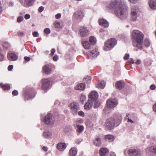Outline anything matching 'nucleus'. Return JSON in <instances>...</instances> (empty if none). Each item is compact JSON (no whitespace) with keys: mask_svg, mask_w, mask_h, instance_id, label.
<instances>
[{"mask_svg":"<svg viewBox=\"0 0 156 156\" xmlns=\"http://www.w3.org/2000/svg\"><path fill=\"white\" fill-rule=\"evenodd\" d=\"M125 2L122 0H114L106 6L107 9H115L116 15L122 20L127 19L128 16L127 9Z\"/></svg>","mask_w":156,"mask_h":156,"instance_id":"obj_1","label":"nucleus"},{"mask_svg":"<svg viewBox=\"0 0 156 156\" xmlns=\"http://www.w3.org/2000/svg\"><path fill=\"white\" fill-rule=\"evenodd\" d=\"M122 118L119 113L114 114L111 117L108 119L105 123L106 128L110 130L113 128L115 126H118L121 122Z\"/></svg>","mask_w":156,"mask_h":156,"instance_id":"obj_2","label":"nucleus"},{"mask_svg":"<svg viewBox=\"0 0 156 156\" xmlns=\"http://www.w3.org/2000/svg\"><path fill=\"white\" fill-rule=\"evenodd\" d=\"M132 35L133 38V46L141 49L144 36L142 33L137 30H135L133 32Z\"/></svg>","mask_w":156,"mask_h":156,"instance_id":"obj_3","label":"nucleus"},{"mask_svg":"<svg viewBox=\"0 0 156 156\" xmlns=\"http://www.w3.org/2000/svg\"><path fill=\"white\" fill-rule=\"evenodd\" d=\"M118 101L116 99H108L106 102L107 106H105L103 109V111L106 114L110 112V109H112L117 105Z\"/></svg>","mask_w":156,"mask_h":156,"instance_id":"obj_4","label":"nucleus"},{"mask_svg":"<svg viewBox=\"0 0 156 156\" xmlns=\"http://www.w3.org/2000/svg\"><path fill=\"white\" fill-rule=\"evenodd\" d=\"M117 41L115 38H112L108 40L105 43L104 50L108 51L113 48L117 44Z\"/></svg>","mask_w":156,"mask_h":156,"instance_id":"obj_5","label":"nucleus"},{"mask_svg":"<svg viewBox=\"0 0 156 156\" xmlns=\"http://www.w3.org/2000/svg\"><path fill=\"white\" fill-rule=\"evenodd\" d=\"M44 121L47 125H52L54 122L55 119L52 114L48 113L45 116Z\"/></svg>","mask_w":156,"mask_h":156,"instance_id":"obj_6","label":"nucleus"},{"mask_svg":"<svg viewBox=\"0 0 156 156\" xmlns=\"http://www.w3.org/2000/svg\"><path fill=\"white\" fill-rule=\"evenodd\" d=\"M70 112L73 115H76L79 110V105L78 103L73 102L70 105Z\"/></svg>","mask_w":156,"mask_h":156,"instance_id":"obj_7","label":"nucleus"},{"mask_svg":"<svg viewBox=\"0 0 156 156\" xmlns=\"http://www.w3.org/2000/svg\"><path fill=\"white\" fill-rule=\"evenodd\" d=\"M138 9L135 6L132 7L131 12V20L134 21L136 20L138 16Z\"/></svg>","mask_w":156,"mask_h":156,"instance_id":"obj_8","label":"nucleus"},{"mask_svg":"<svg viewBox=\"0 0 156 156\" xmlns=\"http://www.w3.org/2000/svg\"><path fill=\"white\" fill-rule=\"evenodd\" d=\"M89 34V30L85 27H82L80 29L78 34L81 37H86Z\"/></svg>","mask_w":156,"mask_h":156,"instance_id":"obj_9","label":"nucleus"},{"mask_svg":"<svg viewBox=\"0 0 156 156\" xmlns=\"http://www.w3.org/2000/svg\"><path fill=\"white\" fill-rule=\"evenodd\" d=\"M128 154L130 155H135L140 156L141 154V152L139 150L137 149H129L128 151Z\"/></svg>","mask_w":156,"mask_h":156,"instance_id":"obj_10","label":"nucleus"},{"mask_svg":"<svg viewBox=\"0 0 156 156\" xmlns=\"http://www.w3.org/2000/svg\"><path fill=\"white\" fill-rule=\"evenodd\" d=\"M50 81L47 79L42 80V88L43 90H46L48 89L50 86Z\"/></svg>","mask_w":156,"mask_h":156,"instance_id":"obj_11","label":"nucleus"},{"mask_svg":"<svg viewBox=\"0 0 156 156\" xmlns=\"http://www.w3.org/2000/svg\"><path fill=\"white\" fill-rule=\"evenodd\" d=\"M89 98L92 100L93 101H95L98 98V94L97 92L93 91L91 92L90 93L89 95Z\"/></svg>","mask_w":156,"mask_h":156,"instance_id":"obj_12","label":"nucleus"},{"mask_svg":"<svg viewBox=\"0 0 156 156\" xmlns=\"http://www.w3.org/2000/svg\"><path fill=\"white\" fill-rule=\"evenodd\" d=\"M73 16L75 19L78 20H80L83 17V13L81 10L77 11L75 12Z\"/></svg>","mask_w":156,"mask_h":156,"instance_id":"obj_13","label":"nucleus"},{"mask_svg":"<svg viewBox=\"0 0 156 156\" xmlns=\"http://www.w3.org/2000/svg\"><path fill=\"white\" fill-rule=\"evenodd\" d=\"M124 82L122 80L117 81L115 84L116 88L119 90L122 89L124 87Z\"/></svg>","mask_w":156,"mask_h":156,"instance_id":"obj_14","label":"nucleus"},{"mask_svg":"<svg viewBox=\"0 0 156 156\" xmlns=\"http://www.w3.org/2000/svg\"><path fill=\"white\" fill-rule=\"evenodd\" d=\"M66 145L65 143L59 142L57 146V149L61 151H63L66 148Z\"/></svg>","mask_w":156,"mask_h":156,"instance_id":"obj_15","label":"nucleus"},{"mask_svg":"<svg viewBox=\"0 0 156 156\" xmlns=\"http://www.w3.org/2000/svg\"><path fill=\"white\" fill-rule=\"evenodd\" d=\"M108 152V150L106 148H101L99 150L100 156H107Z\"/></svg>","mask_w":156,"mask_h":156,"instance_id":"obj_16","label":"nucleus"},{"mask_svg":"<svg viewBox=\"0 0 156 156\" xmlns=\"http://www.w3.org/2000/svg\"><path fill=\"white\" fill-rule=\"evenodd\" d=\"M7 58L9 60L15 61L17 59L18 56L15 53H11L8 54Z\"/></svg>","mask_w":156,"mask_h":156,"instance_id":"obj_17","label":"nucleus"},{"mask_svg":"<svg viewBox=\"0 0 156 156\" xmlns=\"http://www.w3.org/2000/svg\"><path fill=\"white\" fill-rule=\"evenodd\" d=\"M146 151L147 153L151 154V153L156 155V147L152 146L147 148Z\"/></svg>","mask_w":156,"mask_h":156,"instance_id":"obj_18","label":"nucleus"},{"mask_svg":"<svg viewBox=\"0 0 156 156\" xmlns=\"http://www.w3.org/2000/svg\"><path fill=\"white\" fill-rule=\"evenodd\" d=\"M77 152V149L76 148L73 147H72L69 150V156H75Z\"/></svg>","mask_w":156,"mask_h":156,"instance_id":"obj_19","label":"nucleus"},{"mask_svg":"<svg viewBox=\"0 0 156 156\" xmlns=\"http://www.w3.org/2000/svg\"><path fill=\"white\" fill-rule=\"evenodd\" d=\"M93 102L92 100H89L84 106V108L87 110H89L92 107Z\"/></svg>","mask_w":156,"mask_h":156,"instance_id":"obj_20","label":"nucleus"},{"mask_svg":"<svg viewBox=\"0 0 156 156\" xmlns=\"http://www.w3.org/2000/svg\"><path fill=\"white\" fill-rule=\"evenodd\" d=\"M150 8L153 10H156V0H150L148 2Z\"/></svg>","mask_w":156,"mask_h":156,"instance_id":"obj_21","label":"nucleus"},{"mask_svg":"<svg viewBox=\"0 0 156 156\" xmlns=\"http://www.w3.org/2000/svg\"><path fill=\"white\" fill-rule=\"evenodd\" d=\"M35 0H24V3L23 5L26 7H28L32 6L34 1Z\"/></svg>","mask_w":156,"mask_h":156,"instance_id":"obj_22","label":"nucleus"},{"mask_svg":"<svg viewBox=\"0 0 156 156\" xmlns=\"http://www.w3.org/2000/svg\"><path fill=\"white\" fill-rule=\"evenodd\" d=\"M90 55L92 58H95L99 54V52L98 51V49L96 48H95L92 51H90Z\"/></svg>","mask_w":156,"mask_h":156,"instance_id":"obj_23","label":"nucleus"},{"mask_svg":"<svg viewBox=\"0 0 156 156\" xmlns=\"http://www.w3.org/2000/svg\"><path fill=\"white\" fill-rule=\"evenodd\" d=\"M85 88V85L84 83H82L78 84L75 87V89L76 90H83Z\"/></svg>","mask_w":156,"mask_h":156,"instance_id":"obj_24","label":"nucleus"},{"mask_svg":"<svg viewBox=\"0 0 156 156\" xmlns=\"http://www.w3.org/2000/svg\"><path fill=\"white\" fill-rule=\"evenodd\" d=\"M99 23L100 25L105 27V28L108 27V22L106 20L103 19L99 20Z\"/></svg>","mask_w":156,"mask_h":156,"instance_id":"obj_25","label":"nucleus"},{"mask_svg":"<svg viewBox=\"0 0 156 156\" xmlns=\"http://www.w3.org/2000/svg\"><path fill=\"white\" fill-rule=\"evenodd\" d=\"M105 86V83L103 80L99 81L96 85L97 87L101 89H103Z\"/></svg>","mask_w":156,"mask_h":156,"instance_id":"obj_26","label":"nucleus"},{"mask_svg":"<svg viewBox=\"0 0 156 156\" xmlns=\"http://www.w3.org/2000/svg\"><path fill=\"white\" fill-rule=\"evenodd\" d=\"M52 134L51 132L47 131L44 132L43 133V136L46 139L51 138V137Z\"/></svg>","mask_w":156,"mask_h":156,"instance_id":"obj_27","label":"nucleus"},{"mask_svg":"<svg viewBox=\"0 0 156 156\" xmlns=\"http://www.w3.org/2000/svg\"><path fill=\"white\" fill-rule=\"evenodd\" d=\"M82 44L85 49H89L90 47V44L87 41H84L82 42Z\"/></svg>","mask_w":156,"mask_h":156,"instance_id":"obj_28","label":"nucleus"},{"mask_svg":"<svg viewBox=\"0 0 156 156\" xmlns=\"http://www.w3.org/2000/svg\"><path fill=\"white\" fill-rule=\"evenodd\" d=\"M94 143L96 146H99L101 144V140L98 136H97L94 141Z\"/></svg>","mask_w":156,"mask_h":156,"instance_id":"obj_29","label":"nucleus"},{"mask_svg":"<svg viewBox=\"0 0 156 156\" xmlns=\"http://www.w3.org/2000/svg\"><path fill=\"white\" fill-rule=\"evenodd\" d=\"M89 42L91 45H93L96 43V39L93 36L90 37L89 39Z\"/></svg>","mask_w":156,"mask_h":156,"instance_id":"obj_30","label":"nucleus"},{"mask_svg":"<svg viewBox=\"0 0 156 156\" xmlns=\"http://www.w3.org/2000/svg\"><path fill=\"white\" fill-rule=\"evenodd\" d=\"M76 127L77 128V131L79 133H81L83 131L84 128L83 125H77Z\"/></svg>","mask_w":156,"mask_h":156,"instance_id":"obj_31","label":"nucleus"},{"mask_svg":"<svg viewBox=\"0 0 156 156\" xmlns=\"http://www.w3.org/2000/svg\"><path fill=\"white\" fill-rule=\"evenodd\" d=\"M83 81L85 83H90L91 82V78L89 76H87L83 79Z\"/></svg>","mask_w":156,"mask_h":156,"instance_id":"obj_32","label":"nucleus"},{"mask_svg":"<svg viewBox=\"0 0 156 156\" xmlns=\"http://www.w3.org/2000/svg\"><path fill=\"white\" fill-rule=\"evenodd\" d=\"M54 25L56 28H62L63 27L62 25L57 21H56L55 22Z\"/></svg>","mask_w":156,"mask_h":156,"instance_id":"obj_33","label":"nucleus"},{"mask_svg":"<svg viewBox=\"0 0 156 156\" xmlns=\"http://www.w3.org/2000/svg\"><path fill=\"white\" fill-rule=\"evenodd\" d=\"M0 87L4 90H9L10 89V86L8 84L4 85L2 83H0Z\"/></svg>","mask_w":156,"mask_h":156,"instance_id":"obj_34","label":"nucleus"},{"mask_svg":"<svg viewBox=\"0 0 156 156\" xmlns=\"http://www.w3.org/2000/svg\"><path fill=\"white\" fill-rule=\"evenodd\" d=\"M105 138L106 140H108L109 142H111L114 140V136L111 135H108L105 136Z\"/></svg>","mask_w":156,"mask_h":156,"instance_id":"obj_35","label":"nucleus"},{"mask_svg":"<svg viewBox=\"0 0 156 156\" xmlns=\"http://www.w3.org/2000/svg\"><path fill=\"white\" fill-rule=\"evenodd\" d=\"M51 71V69H43V73L46 74H49Z\"/></svg>","mask_w":156,"mask_h":156,"instance_id":"obj_36","label":"nucleus"},{"mask_svg":"<svg viewBox=\"0 0 156 156\" xmlns=\"http://www.w3.org/2000/svg\"><path fill=\"white\" fill-rule=\"evenodd\" d=\"M80 101L82 103H83L86 99V96L85 95L82 94L80 97Z\"/></svg>","mask_w":156,"mask_h":156,"instance_id":"obj_37","label":"nucleus"},{"mask_svg":"<svg viewBox=\"0 0 156 156\" xmlns=\"http://www.w3.org/2000/svg\"><path fill=\"white\" fill-rule=\"evenodd\" d=\"M50 30L49 28H46L44 30V32L45 34H49L50 33Z\"/></svg>","mask_w":156,"mask_h":156,"instance_id":"obj_38","label":"nucleus"},{"mask_svg":"<svg viewBox=\"0 0 156 156\" xmlns=\"http://www.w3.org/2000/svg\"><path fill=\"white\" fill-rule=\"evenodd\" d=\"M100 105V104L99 102L97 101H95L94 106V108H95L98 107Z\"/></svg>","mask_w":156,"mask_h":156,"instance_id":"obj_39","label":"nucleus"},{"mask_svg":"<svg viewBox=\"0 0 156 156\" xmlns=\"http://www.w3.org/2000/svg\"><path fill=\"white\" fill-rule=\"evenodd\" d=\"M144 44L145 46H148L150 44L149 41L148 39H145L144 41Z\"/></svg>","mask_w":156,"mask_h":156,"instance_id":"obj_40","label":"nucleus"},{"mask_svg":"<svg viewBox=\"0 0 156 156\" xmlns=\"http://www.w3.org/2000/svg\"><path fill=\"white\" fill-rule=\"evenodd\" d=\"M30 93L29 92H26L25 93V98H27V97H28V98H32V97H30Z\"/></svg>","mask_w":156,"mask_h":156,"instance_id":"obj_41","label":"nucleus"},{"mask_svg":"<svg viewBox=\"0 0 156 156\" xmlns=\"http://www.w3.org/2000/svg\"><path fill=\"white\" fill-rule=\"evenodd\" d=\"M3 47L5 48V49H7L9 46V45L8 44L6 43H5L3 44Z\"/></svg>","mask_w":156,"mask_h":156,"instance_id":"obj_42","label":"nucleus"},{"mask_svg":"<svg viewBox=\"0 0 156 156\" xmlns=\"http://www.w3.org/2000/svg\"><path fill=\"white\" fill-rule=\"evenodd\" d=\"M23 19V18L22 16H19L17 19V21L18 22H20L22 21Z\"/></svg>","mask_w":156,"mask_h":156,"instance_id":"obj_43","label":"nucleus"},{"mask_svg":"<svg viewBox=\"0 0 156 156\" xmlns=\"http://www.w3.org/2000/svg\"><path fill=\"white\" fill-rule=\"evenodd\" d=\"M129 54H126L123 57V59L124 60H127L129 58Z\"/></svg>","mask_w":156,"mask_h":156,"instance_id":"obj_44","label":"nucleus"},{"mask_svg":"<svg viewBox=\"0 0 156 156\" xmlns=\"http://www.w3.org/2000/svg\"><path fill=\"white\" fill-rule=\"evenodd\" d=\"M18 93L17 90H13L12 93V94L14 96H16L18 94Z\"/></svg>","mask_w":156,"mask_h":156,"instance_id":"obj_45","label":"nucleus"},{"mask_svg":"<svg viewBox=\"0 0 156 156\" xmlns=\"http://www.w3.org/2000/svg\"><path fill=\"white\" fill-rule=\"evenodd\" d=\"M78 115L82 116H84V113L82 112V111H80L78 112Z\"/></svg>","mask_w":156,"mask_h":156,"instance_id":"obj_46","label":"nucleus"},{"mask_svg":"<svg viewBox=\"0 0 156 156\" xmlns=\"http://www.w3.org/2000/svg\"><path fill=\"white\" fill-rule=\"evenodd\" d=\"M25 62H27L30 60V58L29 57L25 56L24 58Z\"/></svg>","mask_w":156,"mask_h":156,"instance_id":"obj_47","label":"nucleus"},{"mask_svg":"<svg viewBox=\"0 0 156 156\" xmlns=\"http://www.w3.org/2000/svg\"><path fill=\"white\" fill-rule=\"evenodd\" d=\"M58 58L57 55H55L53 58V59L54 61H56L58 59Z\"/></svg>","mask_w":156,"mask_h":156,"instance_id":"obj_48","label":"nucleus"},{"mask_svg":"<svg viewBox=\"0 0 156 156\" xmlns=\"http://www.w3.org/2000/svg\"><path fill=\"white\" fill-rule=\"evenodd\" d=\"M156 88V86L154 84H152L150 86V88L152 90H154Z\"/></svg>","mask_w":156,"mask_h":156,"instance_id":"obj_49","label":"nucleus"},{"mask_svg":"<svg viewBox=\"0 0 156 156\" xmlns=\"http://www.w3.org/2000/svg\"><path fill=\"white\" fill-rule=\"evenodd\" d=\"M44 9V8L42 6L40 7L38 9V11L40 12H42Z\"/></svg>","mask_w":156,"mask_h":156,"instance_id":"obj_50","label":"nucleus"},{"mask_svg":"<svg viewBox=\"0 0 156 156\" xmlns=\"http://www.w3.org/2000/svg\"><path fill=\"white\" fill-rule=\"evenodd\" d=\"M61 17V14L58 13L55 16V18L57 19H59Z\"/></svg>","mask_w":156,"mask_h":156,"instance_id":"obj_51","label":"nucleus"},{"mask_svg":"<svg viewBox=\"0 0 156 156\" xmlns=\"http://www.w3.org/2000/svg\"><path fill=\"white\" fill-rule=\"evenodd\" d=\"M55 49L54 48H52V49H51V56H53L54 54L55 53Z\"/></svg>","mask_w":156,"mask_h":156,"instance_id":"obj_52","label":"nucleus"},{"mask_svg":"<svg viewBox=\"0 0 156 156\" xmlns=\"http://www.w3.org/2000/svg\"><path fill=\"white\" fill-rule=\"evenodd\" d=\"M33 36L34 37H36L38 36V34L37 32H34L33 33Z\"/></svg>","mask_w":156,"mask_h":156,"instance_id":"obj_53","label":"nucleus"},{"mask_svg":"<svg viewBox=\"0 0 156 156\" xmlns=\"http://www.w3.org/2000/svg\"><path fill=\"white\" fill-rule=\"evenodd\" d=\"M30 16L29 14H26L24 16V18L26 19H28L30 18Z\"/></svg>","mask_w":156,"mask_h":156,"instance_id":"obj_54","label":"nucleus"},{"mask_svg":"<svg viewBox=\"0 0 156 156\" xmlns=\"http://www.w3.org/2000/svg\"><path fill=\"white\" fill-rule=\"evenodd\" d=\"M18 35L19 36H23L24 35V33L23 32L21 31H19L17 33Z\"/></svg>","mask_w":156,"mask_h":156,"instance_id":"obj_55","label":"nucleus"},{"mask_svg":"<svg viewBox=\"0 0 156 156\" xmlns=\"http://www.w3.org/2000/svg\"><path fill=\"white\" fill-rule=\"evenodd\" d=\"M127 119H128V121H127L128 122H130L131 123H133L134 122L131 119H130L129 118H128Z\"/></svg>","mask_w":156,"mask_h":156,"instance_id":"obj_56","label":"nucleus"},{"mask_svg":"<svg viewBox=\"0 0 156 156\" xmlns=\"http://www.w3.org/2000/svg\"><path fill=\"white\" fill-rule=\"evenodd\" d=\"M42 149L43 151H47L48 150V148L47 147L45 146L43 147L42 148Z\"/></svg>","mask_w":156,"mask_h":156,"instance_id":"obj_57","label":"nucleus"},{"mask_svg":"<svg viewBox=\"0 0 156 156\" xmlns=\"http://www.w3.org/2000/svg\"><path fill=\"white\" fill-rule=\"evenodd\" d=\"M153 108L154 111L156 112V103L153 105Z\"/></svg>","mask_w":156,"mask_h":156,"instance_id":"obj_58","label":"nucleus"},{"mask_svg":"<svg viewBox=\"0 0 156 156\" xmlns=\"http://www.w3.org/2000/svg\"><path fill=\"white\" fill-rule=\"evenodd\" d=\"M4 58V56L3 55L1 54L0 53V61H2L3 59Z\"/></svg>","mask_w":156,"mask_h":156,"instance_id":"obj_59","label":"nucleus"},{"mask_svg":"<svg viewBox=\"0 0 156 156\" xmlns=\"http://www.w3.org/2000/svg\"><path fill=\"white\" fill-rule=\"evenodd\" d=\"M141 61L140 60H137L136 62V64L138 65L139 64L141 63Z\"/></svg>","mask_w":156,"mask_h":156,"instance_id":"obj_60","label":"nucleus"},{"mask_svg":"<svg viewBox=\"0 0 156 156\" xmlns=\"http://www.w3.org/2000/svg\"><path fill=\"white\" fill-rule=\"evenodd\" d=\"M77 122L79 123H82L83 122V120L82 119H80L78 120Z\"/></svg>","mask_w":156,"mask_h":156,"instance_id":"obj_61","label":"nucleus"},{"mask_svg":"<svg viewBox=\"0 0 156 156\" xmlns=\"http://www.w3.org/2000/svg\"><path fill=\"white\" fill-rule=\"evenodd\" d=\"M110 156H116L115 154L113 152L111 153Z\"/></svg>","mask_w":156,"mask_h":156,"instance_id":"obj_62","label":"nucleus"},{"mask_svg":"<svg viewBox=\"0 0 156 156\" xmlns=\"http://www.w3.org/2000/svg\"><path fill=\"white\" fill-rule=\"evenodd\" d=\"M129 62L131 63H134L133 60V58H130L129 60Z\"/></svg>","mask_w":156,"mask_h":156,"instance_id":"obj_63","label":"nucleus"},{"mask_svg":"<svg viewBox=\"0 0 156 156\" xmlns=\"http://www.w3.org/2000/svg\"><path fill=\"white\" fill-rule=\"evenodd\" d=\"M48 65H46L44 66L43 68H48Z\"/></svg>","mask_w":156,"mask_h":156,"instance_id":"obj_64","label":"nucleus"}]
</instances>
